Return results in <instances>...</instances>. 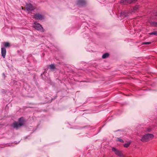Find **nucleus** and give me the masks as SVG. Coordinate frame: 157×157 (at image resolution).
Masks as SVG:
<instances>
[{
    "label": "nucleus",
    "mask_w": 157,
    "mask_h": 157,
    "mask_svg": "<svg viewBox=\"0 0 157 157\" xmlns=\"http://www.w3.org/2000/svg\"><path fill=\"white\" fill-rule=\"evenodd\" d=\"M150 35H154L157 36V32L154 31L149 33Z\"/></svg>",
    "instance_id": "nucleus-14"
},
{
    "label": "nucleus",
    "mask_w": 157,
    "mask_h": 157,
    "mask_svg": "<svg viewBox=\"0 0 157 157\" xmlns=\"http://www.w3.org/2000/svg\"><path fill=\"white\" fill-rule=\"evenodd\" d=\"M112 150L117 155L121 157L124 156L123 154L122 153V152L121 151H119L118 150L116 149L114 147H112Z\"/></svg>",
    "instance_id": "nucleus-3"
},
{
    "label": "nucleus",
    "mask_w": 157,
    "mask_h": 157,
    "mask_svg": "<svg viewBox=\"0 0 157 157\" xmlns=\"http://www.w3.org/2000/svg\"><path fill=\"white\" fill-rule=\"evenodd\" d=\"M122 1L123 3L124 4H131L132 3V0H123Z\"/></svg>",
    "instance_id": "nucleus-9"
},
{
    "label": "nucleus",
    "mask_w": 157,
    "mask_h": 157,
    "mask_svg": "<svg viewBox=\"0 0 157 157\" xmlns=\"http://www.w3.org/2000/svg\"><path fill=\"white\" fill-rule=\"evenodd\" d=\"M117 141H120L121 142H122V143H123L124 142V140H122L121 139H120V138H118V140H117Z\"/></svg>",
    "instance_id": "nucleus-18"
},
{
    "label": "nucleus",
    "mask_w": 157,
    "mask_h": 157,
    "mask_svg": "<svg viewBox=\"0 0 157 157\" xmlns=\"http://www.w3.org/2000/svg\"><path fill=\"white\" fill-rule=\"evenodd\" d=\"M26 9L29 12L35 9V8L31 4H27L26 6Z\"/></svg>",
    "instance_id": "nucleus-6"
},
{
    "label": "nucleus",
    "mask_w": 157,
    "mask_h": 157,
    "mask_svg": "<svg viewBox=\"0 0 157 157\" xmlns=\"http://www.w3.org/2000/svg\"><path fill=\"white\" fill-rule=\"evenodd\" d=\"M33 27L38 30H40L41 29H43L41 25L38 23H34V25H33Z\"/></svg>",
    "instance_id": "nucleus-7"
},
{
    "label": "nucleus",
    "mask_w": 157,
    "mask_h": 157,
    "mask_svg": "<svg viewBox=\"0 0 157 157\" xmlns=\"http://www.w3.org/2000/svg\"><path fill=\"white\" fill-rule=\"evenodd\" d=\"M109 56V54L108 53H106L103 54L102 56V58L103 59H105L106 58L108 57Z\"/></svg>",
    "instance_id": "nucleus-11"
},
{
    "label": "nucleus",
    "mask_w": 157,
    "mask_h": 157,
    "mask_svg": "<svg viewBox=\"0 0 157 157\" xmlns=\"http://www.w3.org/2000/svg\"><path fill=\"white\" fill-rule=\"evenodd\" d=\"M138 0H132V2H134L137 1Z\"/></svg>",
    "instance_id": "nucleus-19"
},
{
    "label": "nucleus",
    "mask_w": 157,
    "mask_h": 157,
    "mask_svg": "<svg viewBox=\"0 0 157 157\" xmlns=\"http://www.w3.org/2000/svg\"><path fill=\"white\" fill-rule=\"evenodd\" d=\"M50 69H54L55 68V67L53 64H51L50 65Z\"/></svg>",
    "instance_id": "nucleus-15"
},
{
    "label": "nucleus",
    "mask_w": 157,
    "mask_h": 157,
    "mask_svg": "<svg viewBox=\"0 0 157 157\" xmlns=\"http://www.w3.org/2000/svg\"><path fill=\"white\" fill-rule=\"evenodd\" d=\"M154 137L153 134H148L144 136L141 140L143 142H146L152 140Z\"/></svg>",
    "instance_id": "nucleus-2"
},
{
    "label": "nucleus",
    "mask_w": 157,
    "mask_h": 157,
    "mask_svg": "<svg viewBox=\"0 0 157 157\" xmlns=\"http://www.w3.org/2000/svg\"><path fill=\"white\" fill-rule=\"evenodd\" d=\"M19 123L17 122H14L13 123V127L16 128H18L24 125V120L23 117H21L19 119Z\"/></svg>",
    "instance_id": "nucleus-1"
},
{
    "label": "nucleus",
    "mask_w": 157,
    "mask_h": 157,
    "mask_svg": "<svg viewBox=\"0 0 157 157\" xmlns=\"http://www.w3.org/2000/svg\"><path fill=\"white\" fill-rule=\"evenodd\" d=\"M21 7L22 10H25V9H24V8L23 6H21Z\"/></svg>",
    "instance_id": "nucleus-20"
},
{
    "label": "nucleus",
    "mask_w": 157,
    "mask_h": 157,
    "mask_svg": "<svg viewBox=\"0 0 157 157\" xmlns=\"http://www.w3.org/2000/svg\"><path fill=\"white\" fill-rule=\"evenodd\" d=\"M2 56L3 57V58H5L6 53V49L4 48H2Z\"/></svg>",
    "instance_id": "nucleus-8"
},
{
    "label": "nucleus",
    "mask_w": 157,
    "mask_h": 157,
    "mask_svg": "<svg viewBox=\"0 0 157 157\" xmlns=\"http://www.w3.org/2000/svg\"><path fill=\"white\" fill-rule=\"evenodd\" d=\"M130 143V142H129L125 144L124 145V147H128L129 146Z\"/></svg>",
    "instance_id": "nucleus-13"
},
{
    "label": "nucleus",
    "mask_w": 157,
    "mask_h": 157,
    "mask_svg": "<svg viewBox=\"0 0 157 157\" xmlns=\"http://www.w3.org/2000/svg\"><path fill=\"white\" fill-rule=\"evenodd\" d=\"M4 45L6 47H9L10 46V44L9 42H4Z\"/></svg>",
    "instance_id": "nucleus-12"
},
{
    "label": "nucleus",
    "mask_w": 157,
    "mask_h": 157,
    "mask_svg": "<svg viewBox=\"0 0 157 157\" xmlns=\"http://www.w3.org/2000/svg\"><path fill=\"white\" fill-rule=\"evenodd\" d=\"M151 44V42H144L142 43L143 44Z\"/></svg>",
    "instance_id": "nucleus-17"
},
{
    "label": "nucleus",
    "mask_w": 157,
    "mask_h": 157,
    "mask_svg": "<svg viewBox=\"0 0 157 157\" xmlns=\"http://www.w3.org/2000/svg\"><path fill=\"white\" fill-rule=\"evenodd\" d=\"M33 17L34 18L37 20H41L44 19V16L40 14H36L33 16Z\"/></svg>",
    "instance_id": "nucleus-4"
},
{
    "label": "nucleus",
    "mask_w": 157,
    "mask_h": 157,
    "mask_svg": "<svg viewBox=\"0 0 157 157\" xmlns=\"http://www.w3.org/2000/svg\"><path fill=\"white\" fill-rule=\"evenodd\" d=\"M128 13H126V12H124L123 13H121V15H124V17H126L128 16Z\"/></svg>",
    "instance_id": "nucleus-16"
},
{
    "label": "nucleus",
    "mask_w": 157,
    "mask_h": 157,
    "mask_svg": "<svg viewBox=\"0 0 157 157\" xmlns=\"http://www.w3.org/2000/svg\"><path fill=\"white\" fill-rule=\"evenodd\" d=\"M140 6L139 5H136L132 8H131V12H136L138 11Z\"/></svg>",
    "instance_id": "nucleus-5"
},
{
    "label": "nucleus",
    "mask_w": 157,
    "mask_h": 157,
    "mask_svg": "<svg viewBox=\"0 0 157 157\" xmlns=\"http://www.w3.org/2000/svg\"><path fill=\"white\" fill-rule=\"evenodd\" d=\"M78 3L79 4L84 5L86 4V2L84 0H78Z\"/></svg>",
    "instance_id": "nucleus-10"
}]
</instances>
